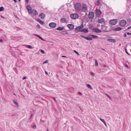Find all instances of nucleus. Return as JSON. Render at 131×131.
<instances>
[{"instance_id": "obj_1", "label": "nucleus", "mask_w": 131, "mask_h": 131, "mask_svg": "<svg viewBox=\"0 0 131 131\" xmlns=\"http://www.w3.org/2000/svg\"><path fill=\"white\" fill-rule=\"evenodd\" d=\"M98 36H97L94 35H89L87 37H85L82 36V37L88 40H91L92 39L97 38H98Z\"/></svg>"}, {"instance_id": "obj_2", "label": "nucleus", "mask_w": 131, "mask_h": 131, "mask_svg": "<svg viewBox=\"0 0 131 131\" xmlns=\"http://www.w3.org/2000/svg\"><path fill=\"white\" fill-rule=\"evenodd\" d=\"M82 12H85V14L87 15L88 14L86 13L88 12V8L85 4H82Z\"/></svg>"}, {"instance_id": "obj_3", "label": "nucleus", "mask_w": 131, "mask_h": 131, "mask_svg": "<svg viewBox=\"0 0 131 131\" xmlns=\"http://www.w3.org/2000/svg\"><path fill=\"white\" fill-rule=\"evenodd\" d=\"M118 22L117 19H113L110 20L109 23L110 24L112 25H115Z\"/></svg>"}, {"instance_id": "obj_4", "label": "nucleus", "mask_w": 131, "mask_h": 131, "mask_svg": "<svg viewBox=\"0 0 131 131\" xmlns=\"http://www.w3.org/2000/svg\"><path fill=\"white\" fill-rule=\"evenodd\" d=\"M82 24L80 26L77 27L75 29V32H82Z\"/></svg>"}, {"instance_id": "obj_5", "label": "nucleus", "mask_w": 131, "mask_h": 131, "mask_svg": "<svg viewBox=\"0 0 131 131\" xmlns=\"http://www.w3.org/2000/svg\"><path fill=\"white\" fill-rule=\"evenodd\" d=\"M95 13L97 17H99L101 14V13L100 10L97 9L95 11Z\"/></svg>"}, {"instance_id": "obj_6", "label": "nucleus", "mask_w": 131, "mask_h": 131, "mask_svg": "<svg viewBox=\"0 0 131 131\" xmlns=\"http://www.w3.org/2000/svg\"><path fill=\"white\" fill-rule=\"evenodd\" d=\"M75 8L77 10H79L81 8L80 4L79 3H77L75 4L74 5Z\"/></svg>"}, {"instance_id": "obj_7", "label": "nucleus", "mask_w": 131, "mask_h": 131, "mask_svg": "<svg viewBox=\"0 0 131 131\" xmlns=\"http://www.w3.org/2000/svg\"><path fill=\"white\" fill-rule=\"evenodd\" d=\"M71 17L72 19H75L78 18L79 16L77 14H72L71 15Z\"/></svg>"}, {"instance_id": "obj_8", "label": "nucleus", "mask_w": 131, "mask_h": 131, "mask_svg": "<svg viewBox=\"0 0 131 131\" xmlns=\"http://www.w3.org/2000/svg\"><path fill=\"white\" fill-rule=\"evenodd\" d=\"M119 25L121 27H123L125 26L126 24V22L124 20H122L120 21L119 22Z\"/></svg>"}, {"instance_id": "obj_9", "label": "nucleus", "mask_w": 131, "mask_h": 131, "mask_svg": "<svg viewBox=\"0 0 131 131\" xmlns=\"http://www.w3.org/2000/svg\"><path fill=\"white\" fill-rule=\"evenodd\" d=\"M49 26L50 28H53L56 27L57 26L56 24L54 23H51L49 24Z\"/></svg>"}, {"instance_id": "obj_10", "label": "nucleus", "mask_w": 131, "mask_h": 131, "mask_svg": "<svg viewBox=\"0 0 131 131\" xmlns=\"http://www.w3.org/2000/svg\"><path fill=\"white\" fill-rule=\"evenodd\" d=\"M94 14L93 12H90L88 15V17L90 19H92L94 17Z\"/></svg>"}, {"instance_id": "obj_11", "label": "nucleus", "mask_w": 131, "mask_h": 131, "mask_svg": "<svg viewBox=\"0 0 131 131\" xmlns=\"http://www.w3.org/2000/svg\"><path fill=\"white\" fill-rule=\"evenodd\" d=\"M101 30L98 28H94L93 30V32L97 33H101Z\"/></svg>"}, {"instance_id": "obj_12", "label": "nucleus", "mask_w": 131, "mask_h": 131, "mask_svg": "<svg viewBox=\"0 0 131 131\" xmlns=\"http://www.w3.org/2000/svg\"><path fill=\"white\" fill-rule=\"evenodd\" d=\"M31 13H32L33 14L35 15H38V13L37 11L33 9L31 12V13H30V14H31Z\"/></svg>"}, {"instance_id": "obj_13", "label": "nucleus", "mask_w": 131, "mask_h": 131, "mask_svg": "<svg viewBox=\"0 0 131 131\" xmlns=\"http://www.w3.org/2000/svg\"><path fill=\"white\" fill-rule=\"evenodd\" d=\"M67 27L70 29H73L74 28V26L72 24H68Z\"/></svg>"}, {"instance_id": "obj_14", "label": "nucleus", "mask_w": 131, "mask_h": 131, "mask_svg": "<svg viewBox=\"0 0 131 131\" xmlns=\"http://www.w3.org/2000/svg\"><path fill=\"white\" fill-rule=\"evenodd\" d=\"M60 21L61 23H67L68 22V21L64 18H61Z\"/></svg>"}, {"instance_id": "obj_15", "label": "nucleus", "mask_w": 131, "mask_h": 131, "mask_svg": "<svg viewBox=\"0 0 131 131\" xmlns=\"http://www.w3.org/2000/svg\"><path fill=\"white\" fill-rule=\"evenodd\" d=\"M27 9L28 10V12L30 13L31 11V8L29 5H27Z\"/></svg>"}, {"instance_id": "obj_16", "label": "nucleus", "mask_w": 131, "mask_h": 131, "mask_svg": "<svg viewBox=\"0 0 131 131\" xmlns=\"http://www.w3.org/2000/svg\"><path fill=\"white\" fill-rule=\"evenodd\" d=\"M101 2L102 1H101L97 0L96 1V5L97 6H99L100 5Z\"/></svg>"}, {"instance_id": "obj_17", "label": "nucleus", "mask_w": 131, "mask_h": 131, "mask_svg": "<svg viewBox=\"0 0 131 131\" xmlns=\"http://www.w3.org/2000/svg\"><path fill=\"white\" fill-rule=\"evenodd\" d=\"M45 15L44 14L42 13L41 14L39 15V17L42 19H44L45 17Z\"/></svg>"}, {"instance_id": "obj_18", "label": "nucleus", "mask_w": 131, "mask_h": 131, "mask_svg": "<svg viewBox=\"0 0 131 131\" xmlns=\"http://www.w3.org/2000/svg\"><path fill=\"white\" fill-rule=\"evenodd\" d=\"M99 23H102L104 22V19L103 18L99 19L98 21Z\"/></svg>"}, {"instance_id": "obj_19", "label": "nucleus", "mask_w": 131, "mask_h": 131, "mask_svg": "<svg viewBox=\"0 0 131 131\" xmlns=\"http://www.w3.org/2000/svg\"><path fill=\"white\" fill-rule=\"evenodd\" d=\"M107 40L108 41H110L113 43L115 42H116V40L115 39H108Z\"/></svg>"}, {"instance_id": "obj_20", "label": "nucleus", "mask_w": 131, "mask_h": 131, "mask_svg": "<svg viewBox=\"0 0 131 131\" xmlns=\"http://www.w3.org/2000/svg\"><path fill=\"white\" fill-rule=\"evenodd\" d=\"M122 29V28L120 27H117L114 28L113 29V30L114 31H119Z\"/></svg>"}, {"instance_id": "obj_21", "label": "nucleus", "mask_w": 131, "mask_h": 131, "mask_svg": "<svg viewBox=\"0 0 131 131\" xmlns=\"http://www.w3.org/2000/svg\"><path fill=\"white\" fill-rule=\"evenodd\" d=\"M88 29H82V32H84L85 33H87L88 32Z\"/></svg>"}, {"instance_id": "obj_22", "label": "nucleus", "mask_w": 131, "mask_h": 131, "mask_svg": "<svg viewBox=\"0 0 131 131\" xmlns=\"http://www.w3.org/2000/svg\"><path fill=\"white\" fill-rule=\"evenodd\" d=\"M64 29V27H59L56 29L57 30H63Z\"/></svg>"}, {"instance_id": "obj_23", "label": "nucleus", "mask_w": 131, "mask_h": 131, "mask_svg": "<svg viewBox=\"0 0 131 131\" xmlns=\"http://www.w3.org/2000/svg\"><path fill=\"white\" fill-rule=\"evenodd\" d=\"M86 85L90 89H91V90L93 89L92 88V87L89 84H86Z\"/></svg>"}, {"instance_id": "obj_24", "label": "nucleus", "mask_w": 131, "mask_h": 131, "mask_svg": "<svg viewBox=\"0 0 131 131\" xmlns=\"http://www.w3.org/2000/svg\"><path fill=\"white\" fill-rule=\"evenodd\" d=\"M89 29L91 30H92L93 31V32L94 29V27L93 26H92V25L90 26L89 27Z\"/></svg>"}, {"instance_id": "obj_25", "label": "nucleus", "mask_w": 131, "mask_h": 131, "mask_svg": "<svg viewBox=\"0 0 131 131\" xmlns=\"http://www.w3.org/2000/svg\"><path fill=\"white\" fill-rule=\"evenodd\" d=\"M31 127L33 129H35L36 128V126L35 124H34L32 125Z\"/></svg>"}, {"instance_id": "obj_26", "label": "nucleus", "mask_w": 131, "mask_h": 131, "mask_svg": "<svg viewBox=\"0 0 131 131\" xmlns=\"http://www.w3.org/2000/svg\"><path fill=\"white\" fill-rule=\"evenodd\" d=\"M38 21H39V22L40 24L42 25H43V24H44L43 22L42 21L40 20V19H38Z\"/></svg>"}, {"instance_id": "obj_27", "label": "nucleus", "mask_w": 131, "mask_h": 131, "mask_svg": "<svg viewBox=\"0 0 131 131\" xmlns=\"http://www.w3.org/2000/svg\"><path fill=\"white\" fill-rule=\"evenodd\" d=\"M100 120H101V121L103 123H105V121L104 119H103L101 118H100Z\"/></svg>"}, {"instance_id": "obj_28", "label": "nucleus", "mask_w": 131, "mask_h": 131, "mask_svg": "<svg viewBox=\"0 0 131 131\" xmlns=\"http://www.w3.org/2000/svg\"><path fill=\"white\" fill-rule=\"evenodd\" d=\"M61 33L62 34H67V32L66 31H61Z\"/></svg>"}, {"instance_id": "obj_29", "label": "nucleus", "mask_w": 131, "mask_h": 131, "mask_svg": "<svg viewBox=\"0 0 131 131\" xmlns=\"http://www.w3.org/2000/svg\"><path fill=\"white\" fill-rule=\"evenodd\" d=\"M13 103L17 105H18V103H17L16 101L15 100L13 101Z\"/></svg>"}, {"instance_id": "obj_30", "label": "nucleus", "mask_w": 131, "mask_h": 131, "mask_svg": "<svg viewBox=\"0 0 131 131\" xmlns=\"http://www.w3.org/2000/svg\"><path fill=\"white\" fill-rule=\"evenodd\" d=\"M26 47L30 49L32 48L31 46L29 45H27L26 46Z\"/></svg>"}, {"instance_id": "obj_31", "label": "nucleus", "mask_w": 131, "mask_h": 131, "mask_svg": "<svg viewBox=\"0 0 131 131\" xmlns=\"http://www.w3.org/2000/svg\"><path fill=\"white\" fill-rule=\"evenodd\" d=\"M95 64L96 66H98V63L97 60H95Z\"/></svg>"}, {"instance_id": "obj_32", "label": "nucleus", "mask_w": 131, "mask_h": 131, "mask_svg": "<svg viewBox=\"0 0 131 131\" xmlns=\"http://www.w3.org/2000/svg\"><path fill=\"white\" fill-rule=\"evenodd\" d=\"M4 9L3 7H0V11H2Z\"/></svg>"}, {"instance_id": "obj_33", "label": "nucleus", "mask_w": 131, "mask_h": 131, "mask_svg": "<svg viewBox=\"0 0 131 131\" xmlns=\"http://www.w3.org/2000/svg\"><path fill=\"white\" fill-rule=\"evenodd\" d=\"M48 60H46L43 63V64H45L48 63Z\"/></svg>"}, {"instance_id": "obj_34", "label": "nucleus", "mask_w": 131, "mask_h": 131, "mask_svg": "<svg viewBox=\"0 0 131 131\" xmlns=\"http://www.w3.org/2000/svg\"><path fill=\"white\" fill-rule=\"evenodd\" d=\"M36 27L38 29H40V25H38V24L37 26H36Z\"/></svg>"}, {"instance_id": "obj_35", "label": "nucleus", "mask_w": 131, "mask_h": 131, "mask_svg": "<svg viewBox=\"0 0 131 131\" xmlns=\"http://www.w3.org/2000/svg\"><path fill=\"white\" fill-rule=\"evenodd\" d=\"M125 51L128 54H129V53H128V52L127 51V49L126 48H125Z\"/></svg>"}, {"instance_id": "obj_36", "label": "nucleus", "mask_w": 131, "mask_h": 131, "mask_svg": "<svg viewBox=\"0 0 131 131\" xmlns=\"http://www.w3.org/2000/svg\"><path fill=\"white\" fill-rule=\"evenodd\" d=\"M40 51L42 53H45V51L41 49V50Z\"/></svg>"}, {"instance_id": "obj_37", "label": "nucleus", "mask_w": 131, "mask_h": 131, "mask_svg": "<svg viewBox=\"0 0 131 131\" xmlns=\"http://www.w3.org/2000/svg\"><path fill=\"white\" fill-rule=\"evenodd\" d=\"M74 52H75V53L77 54L78 55H79V53L77 52L76 50H74Z\"/></svg>"}, {"instance_id": "obj_38", "label": "nucleus", "mask_w": 131, "mask_h": 131, "mask_svg": "<svg viewBox=\"0 0 131 131\" xmlns=\"http://www.w3.org/2000/svg\"><path fill=\"white\" fill-rule=\"evenodd\" d=\"M91 74L92 75V76H94V73L92 72H91Z\"/></svg>"}, {"instance_id": "obj_39", "label": "nucleus", "mask_w": 131, "mask_h": 131, "mask_svg": "<svg viewBox=\"0 0 131 131\" xmlns=\"http://www.w3.org/2000/svg\"><path fill=\"white\" fill-rule=\"evenodd\" d=\"M126 33H125V34H124L123 35V36H124V37H126Z\"/></svg>"}, {"instance_id": "obj_40", "label": "nucleus", "mask_w": 131, "mask_h": 131, "mask_svg": "<svg viewBox=\"0 0 131 131\" xmlns=\"http://www.w3.org/2000/svg\"><path fill=\"white\" fill-rule=\"evenodd\" d=\"M130 28H131V26H129V27H128L127 28V29H126L128 30V29H130Z\"/></svg>"}, {"instance_id": "obj_41", "label": "nucleus", "mask_w": 131, "mask_h": 131, "mask_svg": "<svg viewBox=\"0 0 131 131\" xmlns=\"http://www.w3.org/2000/svg\"><path fill=\"white\" fill-rule=\"evenodd\" d=\"M127 34L128 35H131V32L130 33H129L128 32H127Z\"/></svg>"}, {"instance_id": "obj_42", "label": "nucleus", "mask_w": 131, "mask_h": 131, "mask_svg": "<svg viewBox=\"0 0 131 131\" xmlns=\"http://www.w3.org/2000/svg\"><path fill=\"white\" fill-rule=\"evenodd\" d=\"M26 78H27V77H24L23 78V80H24L25 79H26Z\"/></svg>"}, {"instance_id": "obj_43", "label": "nucleus", "mask_w": 131, "mask_h": 131, "mask_svg": "<svg viewBox=\"0 0 131 131\" xmlns=\"http://www.w3.org/2000/svg\"><path fill=\"white\" fill-rule=\"evenodd\" d=\"M38 38H40V39H41V38H42L41 36H39V37H38Z\"/></svg>"}, {"instance_id": "obj_44", "label": "nucleus", "mask_w": 131, "mask_h": 131, "mask_svg": "<svg viewBox=\"0 0 131 131\" xmlns=\"http://www.w3.org/2000/svg\"><path fill=\"white\" fill-rule=\"evenodd\" d=\"M13 0L15 3L17 2V1L16 0Z\"/></svg>"}, {"instance_id": "obj_45", "label": "nucleus", "mask_w": 131, "mask_h": 131, "mask_svg": "<svg viewBox=\"0 0 131 131\" xmlns=\"http://www.w3.org/2000/svg\"><path fill=\"white\" fill-rule=\"evenodd\" d=\"M106 95L107 97H109L110 99V97H109L108 95L107 94H106Z\"/></svg>"}, {"instance_id": "obj_46", "label": "nucleus", "mask_w": 131, "mask_h": 131, "mask_svg": "<svg viewBox=\"0 0 131 131\" xmlns=\"http://www.w3.org/2000/svg\"><path fill=\"white\" fill-rule=\"evenodd\" d=\"M62 57H65V58H66V56H62Z\"/></svg>"}, {"instance_id": "obj_47", "label": "nucleus", "mask_w": 131, "mask_h": 131, "mask_svg": "<svg viewBox=\"0 0 131 131\" xmlns=\"http://www.w3.org/2000/svg\"><path fill=\"white\" fill-rule=\"evenodd\" d=\"M26 1L27 3H28L29 2V0H26Z\"/></svg>"}, {"instance_id": "obj_48", "label": "nucleus", "mask_w": 131, "mask_h": 131, "mask_svg": "<svg viewBox=\"0 0 131 131\" xmlns=\"http://www.w3.org/2000/svg\"><path fill=\"white\" fill-rule=\"evenodd\" d=\"M125 66L127 68H128V67L127 64H126Z\"/></svg>"}, {"instance_id": "obj_49", "label": "nucleus", "mask_w": 131, "mask_h": 131, "mask_svg": "<svg viewBox=\"0 0 131 131\" xmlns=\"http://www.w3.org/2000/svg\"><path fill=\"white\" fill-rule=\"evenodd\" d=\"M35 35L36 36H37V37H39V35Z\"/></svg>"}, {"instance_id": "obj_50", "label": "nucleus", "mask_w": 131, "mask_h": 131, "mask_svg": "<svg viewBox=\"0 0 131 131\" xmlns=\"http://www.w3.org/2000/svg\"><path fill=\"white\" fill-rule=\"evenodd\" d=\"M41 39V40H42V41H45V40L43 39L42 38Z\"/></svg>"}, {"instance_id": "obj_51", "label": "nucleus", "mask_w": 131, "mask_h": 131, "mask_svg": "<svg viewBox=\"0 0 131 131\" xmlns=\"http://www.w3.org/2000/svg\"><path fill=\"white\" fill-rule=\"evenodd\" d=\"M32 117V114L30 116V118H31Z\"/></svg>"}, {"instance_id": "obj_52", "label": "nucleus", "mask_w": 131, "mask_h": 131, "mask_svg": "<svg viewBox=\"0 0 131 131\" xmlns=\"http://www.w3.org/2000/svg\"><path fill=\"white\" fill-rule=\"evenodd\" d=\"M104 124L106 126H107V125H106V123H104Z\"/></svg>"}, {"instance_id": "obj_53", "label": "nucleus", "mask_w": 131, "mask_h": 131, "mask_svg": "<svg viewBox=\"0 0 131 131\" xmlns=\"http://www.w3.org/2000/svg\"><path fill=\"white\" fill-rule=\"evenodd\" d=\"M3 40L2 39H0V42H2Z\"/></svg>"}, {"instance_id": "obj_54", "label": "nucleus", "mask_w": 131, "mask_h": 131, "mask_svg": "<svg viewBox=\"0 0 131 131\" xmlns=\"http://www.w3.org/2000/svg\"><path fill=\"white\" fill-rule=\"evenodd\" d=\"M45 72L46 74H48V73L47 72H46V71H45Z\"/></svg>"}, {"instance_id": "obj_55", "label": "nucleus", "mask_w": 131, "mask_h": 131, "mask_svg": "<svg viewBox=\"0 0 131 131\" xmlns=\"http://www.w3.org/2000/svg\"><path fill=\"white\" fill-rule=\"evenodd\" d=\"M104 66L105 67H106V65H104Z\"/></svg>"}, {"instance_id": "obj_56", "label": "nucleus", "mask_w": 131, "mask_h": 131, "mask_svg": "<svg viewBox=\"0 0 131 131\" xmlns=\"http://www.w3.org/2000/svg\"><path fill=\"white\" fill-rule=\"evenodd\" d=\"M1 17L3 18H4V17L3 16H1Z\"/></svg>"}, {"instance_id": "obj_57", "label": "nucleus", "mask_w": 131, "mask_h": 131, "mask_svg": "<svg viewBox=\"0 0 131 131\" xmlns=\"http://www.w3.org/2000/svg\"><path fill=\"white\" fill-rule=\"evenodd\" d=\"M79 93L80 94H81V93L80 92H79Z\"/></svg>"}, {"instance_id": "obj_58", "label": "nucleus", "mask_w": 131, "mask_h": 131, "mask_svg": "<svg viewBox=\"0 0 131 131\" xmlns=\"http://www.w3.org/2000/svg\"><path fill=\"white\" fill-rule=\"evenodd\" d=\"M47 131H49V130H48V129H47Z\"/></svg>"}, {"instance_id": "obj_59", "label": "nucleus", "mask_w": 131, "mask_h": 131, "mask_svg": "<svg viewBox=\"0 0 131 131\" xmlns=\"http://www.w3.org/2000/svg\"><path fill=\"white\" fill-rule=\"evenodd\" d=\"M53 99L55 100V98H53Z\"/></svg>"}, {"instance_id": "obj_60", "label": "nucleus", "mask_w": 131, "mask_h": 131, "mask_svg": "<svg viewBox=\"0 0 131 131\" xmlns=\"http://www.w3.org/2000/svg\"><path fill=\"white\" fill-rule=\"evenodd\" d=\"M15 16L16 17H17V16Z\"/></svg>"}, {"instance_id": "obj_61", "label": "nucleus", "mask_w": 131, "mask_h": 131, "mask_svg": "<svg viewBox=\"0 0 131 131\" xmlns=\"http://www.w3.org/2000/svg\"><path fill=\"white\" fill-rule=\"evenodd\" d=\"M18 1H20V0H18Z\"/></svg>"}, {"instance_id": "obj_62", "label": "nucleus", "mask_w": 131, "mask_h": 131, "mask_svg": "<svg viewBox=\"0 0 131 131\" xmlns=\"http://www.w3.org/2000/svg\"><path fill=\"white\" fill-rule=\"evenodd\" d=\"M110 37V38H111V37Z\"/></svg>"}, {"instance_id": "obj_63", "label": "nucleus", "mask_w": 131, "mask_h": 131, "mask_svg": "<svg viewBox=\"0 0 131 131\" xmlns=\"http://www.w3.org/2000/svg\"><path fill=\"white\" fill-rule=\"evenodd\" d=\"M81 37H82V35H81Z\"/></svg>"}, {"instance_id": "obj_64", "label": "nucleus", "mask_w": 131, "mask_h": 131, "mask_svg": "<svg viewBox=\"0 0 131 131\" xmlns=\"http://www.w3.org/2000/svg\"><path fill=\"white\" fill-rule=\"evenodd\" d=\"M15 70L16 69V68H15Z\"/></svg>"}]
</instances>
